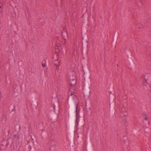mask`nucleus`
<instances>
[{"mask_svg": "<svg viewBox=\"0 0 151 151\" xmlns=\"http://www.w3.org/2000/svg\"><path fill=\"white\" fill-rule=\"evenodd\" d=\"M91 92V91L89 89H83V93L84 96H89Z\"/></svg>", "mask_w": 151, "mask_h": 151, "instance_id": "f257e3e1", "label": "nucleus"}, {"mask_svg": "<svg viewBox=\"0 0 151 151\" xmlns=\"http://www.w3.org/2000/svg\"><path fill=\"white\" fill-rule=\"evenodd\" d=\"M69 81L70 85L71 87H72L75 85L76 83V81L73 79H71L70 78L69 79Z\"/></svg>", "mask_w": 151, "mask_h": 151, "instance_id": "f03ea898", "label": "nucleus"}, {"mask_svg": "<svg viewBox=\"0 0 151 151\" xmlns=\"http://www.w3.org/2000/svg\"><path fill=\"white\" fill-rule=\"evenodd\" d=\"M42 66L43 67H45V65L44 64L42 63Z\"/></svg>", "mask_w": 151, "mask_h": 151, "instance_id": "6e6552de", "label": "nucleus"}, {"mask_svg": "<svg viewBox=\"0 0 151 151\" xmlns=\"http://www.w3.org/2000/svg\"><path fill=\"white\" fill-rule=\"evenodd\" d=\"M145 82L147 83V80L146 79H145Z\"/></svg>", "mask_w": 151, "mask_h": 151, "instance_id": "f8f14e48", "label": "nucleus"}, {"mask_svg": "<svg viewBox=\"0 0 151 151\" xmlns=\"http://www.w3.org/2000/svg\"><path fill=\"white\" fill-rule=\"evenodd\" d=\"M16 135H14V137H16Z\"/></svg>", "mask_w": 151, "mask_h": 151, "instance_id": "ddd939ff", "label": "nucleus"}, {"mask_svg": "<svg viewBox=\"0 0 151 151\" xmlns=\"http://www.w3.org/2000/svg\"><path fill=\"white\" fill-rule=\"evenodd\" d=\"M148 119V118L147 117H145V120H147V119Z\"/></svg>", "mask_w": 151, "mask_h": 151, "instance_id": "1a4fd4ad", "label": "nucleus"}, {"mask_svg": "<svg viewBox=\"0 0 151 151\" xmlns=\"http://www.w3.org/2000/svg\"><path fill=\"white\" fill-rule=\"evenodd\" d=\"M77 108H78V105H76V123H75V124L76 125V127L78 126V121H77V119H78V115H79V114L77 112Z\"/></svg>", "mask_w": 151, "mask_h": 151, "instance_id": "7ed1b4c3", "label": "nucleus"}, {"mask_svg": "<svg viewBox=\"0 0 151 151\" xmlns=\"http://www.w3.org/2000/svg\"><path fill=\"white\" fill-rule=\"evenodd\" d=\"M62 34L63 39L65 40V38L68 37V35L66 30H64L62 32Z\"/></svg>", "mask_w": 151, "mask_h": 151, "instance_id": "20e7f679", "label": "nucleus"}, {"mask_svg": "<svg viewBox=\"0 0 151 151\" xmlns=\"http://www.w3.org/2000/svg\"><path fill=\"white\" fill-rule=\"evenodd\" d=\"M0 9H2V6H0Z\"/></svg>", "mask_w": 151, "mask_h": 151, "instance_id": "9b49d317", "label": "nucleus"}, {"mask_svg": "<svg viewBox=\"0 0 151 151\" xmlns=\"http://www.w3.org/2000/svg\"><path fill=\"white\" fill-rule=\"evenodd\" d=\"M143 116H145V117H147L146 114L145 113H144L143 114Z\"/></svg>", "mask_w": 151, "mask_h": 151, "instance_id": "0eeeda50", "label": "nucleus"}, {"mask_svg": "<svg viewBox=\"0 0 151 151\" xmlns=\"http://www.w3.org/2000/svg\"><path fill=\"white\" fill-rule=\"evenodd\" d=\"M78 55V52L76 50H74L73 53V56H76Z\"/></svg>", "mask_w": 151, "mask_h": 151, "instance_id": "423d86ee", "label": "nucleus"}, {"mask_svg": "<svg viewBox=\"0 0 151 151\" xmlns=\"http://www.w3.org/2000/svg\"><path fill=\"white\" fill-rule=\"evenodd\" d=\"M68 101L69 99L70 100H71V99L73 98V96H72V97L70 98V96H72L73 95V92L72 91H69L68 92Z\"/></svg>", "mask_w": 151, "mask_h": 151, "instance_id": "39448f33", "label": "nucleus"}, {"mask_svg": "<svg viewBox=\"0 0 151 151\" xmlns=\"http://www.w3.org/2000/svg\"><path fill=\"white\" fill-rule=\"evenodd\" d=\"M3 10L2 9H0V13L1 12H2V11Z\"/></svg>", "mask_w": 151, "mask_h": 151, "instance_id": "9d476101", "label": "nucleus"}, {"mask_svg": "<svg viewBox=\"0 0 151 151\" xmlns=\"http://www.w3.org/2000/svg\"><path fill=\"white\" fill-rule=\"evenodd\" d=\"M32 140H33V139L32 138Z\"/></svg>", "mask_w": 151, "mask_h": 151, "instance_id": "4468645a", "label": "nucleus"}]
</instances>
